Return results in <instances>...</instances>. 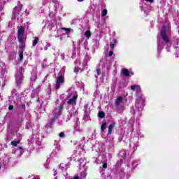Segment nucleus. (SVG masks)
Masks as SVG:
<instances>
[{"label": "nucleus", "mask_w": 179, "mask_h": 179, "mask_svg": "<svg viewBox=\"0 0 179 179\" xmlns=\"http://www.w3.org/2000/svg\"><path fill=\"white\" fill-rule=\"evenodd\" d=\"M23 72H24V71H23V69L22 67H20L17 71V73L15 74V78H17V85H22V82H23V79H24V76L23 75Z\"/></svg>", "instance_id": "nucleus-1"}, {"label": "nucleus", "mask_w": 179, "mask_h": 179, "mask_svg": "<svg viewBox=\"0 0 179 179\" xmlns=\"http://www.w3.org/2000/svg\"><path fill=\"white\" fill-rule=\"evenodd\" d=\"M167 30V28L166 27H163L160 31V35L162 38V40L165 43H169L170 41V38L167 36V34L166 33V31Z\"/></svg>", "instance_id": "nucleus-2"}, {"label": "nucleus", "mask_w": 179, "mask_h": 179, "mask_svg": "<svg viewBox=\"0 0 179 179\" xmlns=\"http://www.w3.org/2000/svg\"><path fill=\"white\" fill-rule=\"evenodd\" d=\"M24 27L21 26L18 29V36H17L18 40L22 41V39H24Z\"/></svg>", "instance_id": "nucleus-3"}, {"label": "nucleus", "mask_w": 179, "mask_h": 179, "mask_svg": "<svg viewBox=\"0 0 179 179\" xmlns=\"http://www.w3.org/2000/svg\"><path fill=\"white\" fill-rule=\"evenodd\" d=\"M62 110H64V105H61L59 106L58 113H55V117H53L52 118V122H54V121H57V120H58V116L61 115V114L62 113Z\"/></svg>", "instance_id": "nucleus-4"}, {"label": "nucleus", "mask_w": 179, "mask_h": 179, "mask_svg": "<svg viewBox=\"0 0 179 179\" xmlns=\"http://www.w3.org/2000/svg\"><path fill=\"white\" fill-rule=\"evenodd\" d=\"M76 100H78V96L73 95L72 98L67 101V104H69L70 106H75L76 105Z\"/></svg>", "instance_id": "nucleus-5"}, {"label": "nucleus", "mask_w": 179, "mask_h": 179, "mask_svg": "<svg viewBox=\"0 0 179 179\" xmlns=\"http://www.w3.org/2000/svg\"><path fill=\"white\" fill-rule=\"evenodd\" d=\"M22 8H23V5H20V6H15L13 8V15H17V13H20Z\"/></svg>", "instance_id": "nucleus-6"}, {"label": "nucleus", "mask_w": 179, "mask_h": 179, "mask_svg": "<svg viewBox=\"0 0 179 179\" xmlns=\"http://www.w3.org/2000/svg\"><path fill=\"white\" fill-rule=\"evenodd\" d=\"M130 89H131L133 92H136V93H139L142 90L141 89V85H131Z\"/></svg>", "instance_id": "nucleus-7"}, {"label": "nucleus", "mask_w": 179, "mask_h": 179, "mask_svg": "<svg viewBox=\"0 0 179 179\" xmlns=\"http://www.w3.org/2000/svg\"><path fill=\"white\" fill-rule=\"evenodd\" d=\"M115 127V123H112L109 124L108 127V134H107L108 136L111 135V134H113V129H114Z\"/></svg>", "instance_id": "nucleus-8"}, {"label": "nucleus", "mask_w": 179, "mask_h": 179, "mask_svg": "<svg viewBox=\"0 0 179 179\" xmlns=\"http://www.w3.org/2000/svg\"><path fill=\"white\" fill-rule=\"evenodd\" d=\"M18 41L20 43V50H21L22 52H24V47H26V45L24 44V39H22L21 41L20 39H18Z\"/></svg>", "instance_id": "nucleus-9"}, {"label": "nucleus", "mask_w": 179, "mask_h": 179, "mask_svg": "<svg viewBox=\"0 0 179 179\" xmlns=\"http://www.w3.org/2000/svg\"><path fill=\"white\" fill-rule=\"evenodd\" d=\"M121 103H122V96H118L117 99H116V101H115V106L116 107H120V104H121Z\"/></svg>", "instance_id": "nucleus-10"}, {"label": "nucleus", "mask_w": 179, "mask_h": 179, "mask_svg": "<svg viewBox=\"0 0 179 179\" xmlns=\"http://www.w3.org/2000/svg\"><path fill=\"white\" fill-rule=\"evenodd\" d=\"M122 73L123 76H125V78H128V76H129V71L128 69H123L122 70Z\"/></svg>", "instance_id": "nucleus-11"}, {"label": "nucleus", "mask_w": 179, "mask_h": 179, "mask_svg": "<svg viewBox=\"0 0 179 179\" xmlns=\"http://www.w3.org/2000/svg\"><path fill=\"white\" fill-rule=\"evenodd\" d=\"M117 44V40L113 39L112 42H110V50H114L115 48V45Z\"/></svg>", "instance_id": "nucleus-12"}, {"label": "nucleus", "mask_w": 179, "mask_h": 179, "mask_svg": "<svg viewBox=\"0 0 179 179\" xmlns=\"http://www.w3.org/2000/svg\"><path fill=\"white\" fill-rule=\"evenodd\" d=\"M84 36H85V37H86L87 38H90V37H92V32L90 31V30H87V31L84 33Z\"/></svg>", "instance_id": "nucleus-13"}, {"label": "nucleus", "mask_w": 179, "mask_h": 179, "mask_svg": "<svg viewBox=\"0 0 179 179\" xmlns=\"http://www.w3.org/2000/svg\"><path fill=\"white\" fill-rule=\"evenodd\" d=\"M106 127H107V122H103L101 125V134L104 133V131L106 130Z\"/></svg>", "instance_id": "nucleus-14"}, {"label": "nucleus", "mask_w": 179, "mask_h": 179, "mask_svg": "<svg viewBox=\"0 0 179 179\" xmlns=\"http://www.w3.org/2000/svg\"><path fill=\"white\" fill-rule=\"evenodd\" d=\"M38 43V37H35L34 40L32 41V47H36Z\"/></svg>", "instance_id": "nucleus-15"}, {"label": "nucleus", "mask_w": 179, "mask_h": 179, "mask_svg": "<svg viewBox=\"0 0 179 179\" xmlns=\"http://www.w3.org/2000/svg\"><path fill=\"white\" fill-rule=\"evenodd\" d=\"M98 117L99 118H104V117H106V113L103 111H99L98 113Z\"/></svg>", "instance_id": "nucleus-16"}, {"label": "nucleus", "mask_w": 179, "mask_h": 179, "mask_svg": "<svg viewBox=\"0 0 179 179\" xmlns=\"http://www.w3.org/2000/svg\"><path fill=\"white\" fill-rule=\"evenodd\" d=\"M56 82L60 84L64 83V77L62 76H59Z\"/></svg>", "instance_id": "nucleus-17"}, {"label": "nucleus", "mask_w": 179, "mask_h": 179, "mask_svg": "<svg viewBox=\"0 0 179 179\" xmlns=\"http://www.w3.org/2000/svg\"><path fill=\"white\" fill-rule=\"evenodd\" d=\"M62 30H64V31H66V34H69V33L72 31V29L71 28H62Z\"/></svg>", "instance_id": "nucleus-18"}, {"label": "nucleus", "mask_w": 179, "mask_h": 179, "mask_svg": "<svg viewBox=\"0 0 179 179\" xmlns=\"http://www.w3.org/2000/svg\"><path fill=\"white\" fill-rule=\"evenodd\" d=\"M19 143H20V141H11L12 146H17V145H19Z\"/></svg>", "instance_id": "nucleus-19"}, {"label": "nucleus", "mask_w": 179, "mask_h": 179, "mask_svg": "<svg viewBox=\"0 0 179 179\" xmlns=\"http://www.w3.org/2000/svg\"><path fill=\"white\" fill-rule=\"evenodd\" d=\"M101 16L102 17H104V16H107V9H104L102 10Z\"/></svg>", "instance_id": "nucleus-20"}, {"label": "nucleus", "mask_w": 179, "mask_h": 179, "mask_svg": "<svg viewBox=\"0 0 179 179\" xmlns=\"http://www.w3.org/2000/svg\"><path fill=\"white\" fill-rule=\"evenodd\" d=\"M23 50H21L19 54L20 61H22L23 59Z\"/></svg>", "instance_id": "nucleus-21"}, {"label": "nucleus", "mask_w": 179, "mask_h": 179, "mask_svg": "<svg viewBox=\"0 0 179 179\" xmlns=\"http://www.w3.org/2000/svg\"><path fill=\"white\" fill-rule=\"evenodd\" d=\"M59 87H61V83L56 81V85H55L56 90H59Z\"/></svg>", "instance_id": "nucleus-22"}, {"label": "nucleus", "mask_w": 179, "mask_h": 179, "mask_svg": "<svg viewBox=\"0 0 179 179\" xmlns=\"http://www.w3.org/2000/svg\"><path fill=\"white\" fill-rule=\"evenodd\" d=\"M59 138H65V133H64V132H60V133L59 134Z\"/></svg>", "instance_id": "nucleus-23"}, {"label": "nucleus", "mask_w": 179, "mask_h": 179, "mask_svg": "<svg viewBox=\"0 0 179 179\" xmlns=\"http://www.w3.org/2000/svg\"><path fill=\"white\" fill-rule=\"evenodd\" d=\"M96 73L98 76H100V75H101V70L100 69H96Z\"/></svg>", "instance_id": "nucleus-24"}, {"label": "nucleus", "mask_w": 179, "mask_h": 179, "mask_svg": "<svg viewBox=\"0 0 179 179\" xmlns=\"http://www.w3.org/2000/svg\"><path fill=\"white\" fill-rule=\"evenodd\" d=\"M52 26H54V23H51L48 24V29L49 30H51V29H52Z\"/></svg>", "instance_id": "nucleus-25"}, {"label": "nucleus", "mask_w": 179, "mask_h": 179, "mask_svg": "<svg viewBox=\"0 0 179 179\" xmlns=\"http://www.w3.org/2000/svg\"><path fill=\"white\" fill-rule=\"evenodd\" d=\"M114 54V52L113 50H110L108 54V57H111Z\"/></svg>", "instance_id": "nucleus-26"}, {"label": "nucleus", "mask_w": 179, "mask_h": 179, "mask_svg": "<svg viewBox=\"0 0 179 179\" xmlns=\"http://www.w3.org/2000/svg\"><path fill=\"white\" fill-rule=\"evenodd\" d=\"M8 110H10V111L12 110H13V105H10V106H8Z\"/></svg>", "instance_id": "nucleus-27"}, {"label": "nucleus", "mask_w": 179, "mask_h": 179, "mask_svg": "<svg viewBox=\"0 0 179 179\" xmlns=\"http://www.w3.org/2000/svg\"><path fill=\"white\" fill-rule=\"evenodd\" d=\"M48 16H49L50 17H54V13H49V14H48Z\"/></svg>", "instance_id": "nucleus-28"}, {"label": "nucleus", "mask_w": 179, "mask_h": 179, "mask_svg": "<svg viewBox=\"0 0 179 179\" xmlns=\"http://www.w3.org/2000/svg\"><path fill=\"white\" fill-rule=\"evenodd\" d=\"M102 167H103V169H107V163H104V164L102 165Z\"/></svg>", "instance_id": "nucleus-29"}, {"label": "nucleus", "mask_w": 179, "mask_h": 179, "mask_svg": "<svg viewBox=\"0 0 179 179\" xmlns=\"http://www.w3.org/2000/svg\"><path fill=\"white\" fill-rule=\"evenodd\" d=\"M154 0H145V2H150V3H153Z\"/></svg>", "instance_id": "nucleus-30"}, {"label": "nucleus", "mask_w": 179, "mask_h": 179, "mask_svg": "<svg viewBox=\"0 0 179 179\" xmlns=\"http://www.w3.org/2000/svg\"><path fill=\"white\" fill-rule=\"evenodd\" d=\"M22 108L24 109V110H26V105L22 104Z\"/></svg>", "instance_id": "nucleus-31"}, {"label": "nucleus", "mask_w": 179, "mask_h": 179, "mask_svg": "<svg viewBox=\"0 0 179 179\" xmlns=\"http://www.w3.org/2000/svg\"><path fill=\"white\" fill-rule=\"evenodd\" d=\"M54 176H57V171L54 172Z\"/></svg>", "instance_id": "nucleus-32"}, {"label": "nucleus", "mask_w": 179, "mask_h": 179, "mask_svg": "<svg viewBox=\"0 0 179 179\" xmlns=\"http://www.w3.org/2000/svg\"><path fill=\"white\" fill-rule=\"evenodd\" d=\"M78 2H83V0H78Z\"/></svg>", "instance_id": "nucleus-33"}, {"label": "nucleus", "mask_w": 179, "mask_h": 179, "mask_svg": "<svg viewBox=\"0 0 179 179\" xmlns=\"http://www.w3.org/2000/svg\"><path fill=\"white\" fill-rule=\"evenodd\" d=\"M33 179H40V178H33Z\"/></svg>", "instance_id": "nucleus-34"}, {"label": "nucleus", "mask_w": 179, "mask_h": 179, "mask_svg": "<svg viewBox=\"0 0 179 179\" xmlns=\"http://www.w3.org/2000/svg\"><path fill=\"white\" fill-rule=\"evenodd\" d=\"M55 110H58V108H56V109Z\"/></svg>", "instance_id": "nucleus-35"}, {"label": "nucleus", "mask_w": 179, "mask_h": 179, "mask_svg": "<svg viewBox=\"0 0 179 179\" xmlns=\"http://www.w3.org/2000/svg\"><path fill=\"white\" fill-rule=\"evenodd\" d=\"M0 169H1V166H0Z\"/></svg>", "instance_id": "nucleus-36"}]
</instances>
